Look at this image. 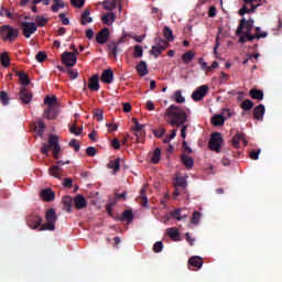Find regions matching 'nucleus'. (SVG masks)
Wrapping results in <instances>:
<instances>
[{"label": "nucleus", "instance_id": "nucleus-1", "mask_svg": "<svg viewBox=\"0 0 282 282\" xmlns=\"http://www.w3.org/2000/svg\"><path fill=\"white\" fill-rule=\"evenodd\" d=\"M188 115H191V108H183L177 105H171L166 108L164 119L171 127L181 128L188 121Z\"/></svg>", "mask_w": 282, "mask_h": 282}, {"label": "nucleus", "instance_id": "nucleus-2", "mask_svg": "<svg viewBox=\"0 0 282 282\" xmlns=\"http://www.w3.org/2000/svg\"><path fill=\"white\" fill-rule=\"evenodd\" d=\"M253 26V19L250 18L249 20H246L242 18L240 20L236 31L237 36H240L239 43H247V41L251 43V41H254V39H257V41H259V39H265V33L262 35H252Z\"/></svg>", "mask_w": 282, "mask_h": 282}, {"label": "nucleus", "instance_id": "nucleus-3", "mask_svg": "<svg viewBox=\"0 0 282 282\" xmlns=\"http://www.w3.org/2000/svg\"><path fill=\"white\" fill-rule=\"evenodd\" d=\"M53 150V158L55 160H59V153L62 151V148L58 142L57 135H50L48 137V144L44 143L41 148V153L45 156H48L50 150Z\"/></svg>", "mask_w": 282, "mask_h": 282}, {"label": "nucleus", "instance_id": "nucleus-4", "mask_svg": "<svg viewBox=\"0 0 282 282\" xmlns=\"http://www.w3.org/2000/svg\"><path fill=\"white\" fill-rule=\"evenodd\" d=\"M19 29L10 25V24H4L0 26V39L2 41L8 42V43H14L17 39L19 37Z\"/></svg>", "mask_w": 282, "mask_h": 282}, {"label": "nucleus", "instance_id": "nucleus-5", "mask_svg": "<svg viewBox=\"0 0 282 282\" xmlns=\"http://www.w3.org/2000/svg\"><path fill=\"white\" fill-rule=\"evenodd\" d=\"M45 220L42 226H40L39 231H54L55 230V224L57 221V215L56 210L54 208H48L45 212Z\"/></svg>", "mask_w": 282, "mask_h": 282}, {"label": "nucleus", "instance_id": "nucleus-6", "mask_svg": "<svg viewBox=\"0 0 282 282\" xmlns=\"http://www.w3.org/2000/svg\"><path fill=\"white\" fill-rule=\"evenodd\" d=\"M221 143H224V137L220 132L212 133V139L209 140V149L217 153L221 152Z\"/></svg>", "mask_w": 282, "mask_h": 282}, {"label": "nucleus", "instance_id": "nucleus-7", "mask_svg": "<svg viewBox=\"0 0 282 282\" xmlns=\"http://www.w3.org/2000/svg\"><path fill=\"white\" fill-rule=\"evenodd\" d=\"M56 164L57 165H52V166L48 167V174L51 176H53L54 178L62 180L63 174H62V169L59 166L70 164V161H65L64 162L62 160H58V161H56Z\"/></svg>", "mask_w": 282, "mask_h": 282}, {"label": "nucleus", "instance_id": "nucleus-8", "mask_svg": "<svg viewBox=\"0 0 282 282\" xmlns=\"http://www.w3.org/2000/svg\"><path fill=\"white\" fill-rule=\"evenodd\" d=\"M21 30L24 39H31V35L37 32V25L35 22H21Z\"/></svg>", "mask_w": 282, "mask_h": 282}, {"label": "nucleus", "instance_id": "nucleus-9", "mask_svg": "<svg viewBox=\"0 0 282 282\" xmlns=\"http://www.w3.org/2000/svg\"><path fill=\"white\" fill-rule=\"evenodd\" d=\"M18 99L21 105H30L33 99V94L31 93V90H28V87L20 86Z\"/></svg>", "mask_w": 282, "mask_h": 282}, {"label": "nucleus", "instance_id": "nucleus-10", "mask_svg": "<svg viewBox=\"0 0 282 282\" xmlns=\"http://www.w3.org/2000/svg\"><path fill=\"white\" fill-rule=\"evenodd\" d=\"M42 224H43V218L35 213H32L26 217V225L31 229H37L42 226Z\"/></svg>", "mask_w": 282, "mask_h": 282}, {"label": "nucleus", "instance_id": "nucleus-11", "mask_svg": "<svg viewBox=\"0 0 282 282\" xmlns=\"http://www.w3.org/2000/svg\"><path fill=\"white\" fill-rule=\"evenodd\" d=\"M209 87L208 85H202L196 88V90L192 94V99L195 102L202 101L206 95H208Z\"/></svg>", "mask_w": 282, "mask_h": 282}, {"label": "nucleus", "instance_id": "nucleus-12", "mask_svg": "<svg viewBox=\"0 0 282 282\" xmlns=\"http://www.w3.org/2000/svg\"><path fill=\"white\" fill-rule=\"evenodd\" d=\"M62 63L66 66V67H74L77 64V56L76 53H72V52H64L62 54Z\"/></svg>", "mask_w": 282, "mask_h": 282}, {"label": "nucleus", "instance_id": "nucleus-13", "mask_svg": "<svg viewBox=\"0 0 282 282\" xmlns=\"http://www.w3.org/2000/svg\"><path fill=\"white\" fill-rule=\"evenodd\" d=\"M116 221H127L128 225L133 223L134 215L132 209H124L121 216L113 217Z\"/></svg>", "mask_w": 282, "mask_h": 282}, {"label": "nucleus", "instance_id": "nucleus-14", "mask_svg": "<svg viewBox=\"0 0 282 282\" xmlns=\"http://www.w3.org/2000/svg\"><path fill=\"white\" fill-rule=\"evenodd\" d=\"M109 36H110V30L108 28H104L101 31H99L96 34V42L99 43V45H105Z\"/></svg>", "mask_w": 282, "mask_h": 282}, {"label": "nucleus", "instance_id": "nucleus-15", "mask_svg": "<svg viewBox=\"0 0 282 282\" xmlns=\"http://www.w3.org/2000/svg\"><path fill=\"white\" fill-rule=\"evenodd\" d=\"M58 116V111L56 107H46L43 111V118L46 120H56Z\"/></svg>", "mask_w": 282, "mask_h": 282}, {"label": "nucleus", "instance_id": "nucleus-16", "mask_svg": "<svg viewBox=\"0 0 282 282\" xmlns=\"http://www.w3.org/2000/svg\"><path fill=\"white\" fill-rule=\"evenodd\" d=\"M40 197L46 202L51 203L55 199V192L52 188H44L40 193Z\"/></svg>", "mask_w": 282, "mask_h": 282}, {"label": "nucleus", "instance_id": "nucleus-17", "mask_svg": "<svg viewBox=\"0 0 282 282\" xmlns=\"http://www.w3.org/2000/svg\"><path fill=\"white\" fill-rule=\"evenodd\" d=\"M74 205H75V208L78 209V210H82V209L86 208L87 207L86 197L82 194H77L74 197Z\"/></svg>", "mask_w": 282, "mask_h": 282}, {"label": "nucleus", "instance_id": "nucleus-18", "mask_svg": "<svg viewBox=\"0 0 282 282\" xmlns=\"http://www.w3.org/2000/svg\"><path fill=\"white\" fill-rule=\"evenodd\" d=\"M181 161L186 170H193L195 166V160L186 153L181 154Z\"/></svg>", "mask_w": 282, "mask_h": 282}, {"label": "nucleus", "instance_id": "nucleus-19", "mask_svg": "<svg viewBox=\"0 0 282 282\" xmlns=\"http://www.w3.org/2000/svg\"><path fill=\"white\" fill-rule=\"evenodd\" d=\"M115 74L112 69H105L101 74V82L107 85L113 83Z\"/></svg>", "mask_w": 282, "mask_h": 282}, {"label": "nucleus", "instance_id": "nucleus-20", "mask_svg": "<svg viewBox=\"0 0 282 282\" xmlns=\"http://www.w3.org/2000/svg\"><path fill=\"white\" fill-rule=\"evenodd\" d=\"M261 3L257 4H247L245 3L241 9H239L238 13L240 17H243L246 13H252L256 11L258 7H260Z\"/></svg>", "mask_w": 282, "mask_h": 282}, {"label": "nucleus", "instance_id": "nucleus-21", "mask_svg": "<svg viewBox=\"0 0 282 282\" xmlns=\"http://www.w3.org/2000/svg\"><path fill=\"white\" fill-rule=\"evenodd\" d=\"M265 113V107L260 104L253 109V119L257 121H263V116Z\"/></svg>", "mask_w": 282, "mask_h": 282}, {"label": "nucleus", "instance_id": "nucleus-22", "mask_svg": "<svg viewBox=\"0 0 282 282\" xmlns=\"http://www.w3.org/2000/svg\"><path fill=\"white\" fill-rule=\"evenodd\" d=\"M88 89L91 91H98L100 89L99 75H94L89 78Z\"/></svg>", "mask_w": 282, "mask_h": 282}, {"label": "nucleus", "instance_id": "nucleus-23", "mask_svg": "<svg viewBox=\"0 0 282 282\" xmlns=\"http://www.w3.org/2000/svg\"><path fill=\"white\" fill-rule=\"evenodd\" d=\"M147 191H148V185H142V187L140 189L139 203L143 207H148V205H149V197L147 195Z\"/></svg>", "mask_w": 282, "mask_h": 282}, {"label": "nucleus", "instance_id": "nucleus-24", "mask_svg": "<svg viewBox=\"0 0 282 282\" xmlns=\"http://www.w3.org/2000/svg\"><path fill=\"white\" fill-rule=\"evenodd\" d=\"M166 235L173 241H181V232L177 227H170L166 229Z\"/></svg>", "mask_w": 282, "mask_h": 282}, {"label": "nucleus", "instance_id": "nucleus-25", "mask_svg": "<svg viewBox=\"0 0 282 282\" xmlns=\"http://www.w3.org/2000/svg\"><path fill=\"white\" fill-rule=\"evenodd\" d=\"M240 141H242L245 145L248 144V141L245 139V134L241 133V132H237V133L235 134V137L232 138V140H231V145H232L235 149H238Z\"/></svg>", "mask_w": 282, "mask_h": 282}, {"label": "nucleus", "instance_id": "nucleus-26", "mask_svg": "<svg viewBox=\"0 0 282 282\" xmlns=\"http://www.w3.org/2000/svg\"><path fill=\"white\" fill-rule=\"evenodd\" d=\"M137 72L139 74L140 77H145L149 75V67L147 62L141 61L138 65H137Z\"/></svg>", "mask_w": 282, "mask_h": 282}, {"label": "nucleus", "instance_id": "nucleus-27", "mask_svg": "<svg viewBox=\"0 0 282 282\" xmlns=\"http://www.w3.org/2000/svg\"><path fill=\"white\" fill-rule=\"evenodd\" d=\"M120 163H121V159L117 158L115 160H110L109 163L107 164V167L109 170H112L113 174H117L118 172H120Z\"/></svg>", "mask_w": 282, "mask_h": 282}, {"label": "nucleus", "instance_id": "nucleus-28", "mask_svg": "<svg viewBox=\"0 0 282 282\" xmlns=\"http://www.w3.org/2000/svg\"><path fill=\"white\" fill-rule=\"evenodd\" d=\"M188 264L194 268L202 269L204 265V260L203 258H199V256H192V258L188 260Z\"/></svg>", "mask_w": 282, "mask_h": 282}, {"label": "nucleus", "instance_id": "nucleus-29", "mask_svg": "<svg viewBox=\"0 0 282 282\" xmlns=\"http://www.w3.org/2000/svg\"><path fill=\"white\" fill-rule=\"evenodd\" d=\"M17 77L21 82V87L28 88V86L30 85V78L28 74H25L24 72H17Z\"/></svg>", "mask_w": 282, "mask_h": 282}, {"label": "nucleus", "instance_id": "nucleus-30", "mask_svg": "<svg viewBox=\"0 0 282 282\" xmlns=\"http://www.w3.org/2000/svg\"><path fill=\"white\" fill-rule=\"evenodd\" d=\"M63 205H64V210L66 213H72V208H73V197L69 195H66L63 197L62 199Z\"/></svg>", "mask_w": 282, "mask_h": 282}, {"label": "nucleus", "instance_id": "nucleus-31", "mask_svg": "<svg viewBox=\"0 0 282 282\" xmlns=\"http://www.w3.org/2000/svg\"><path fill=\"white\" fill-rule=\"evenodd\" d=\"M93 18L90 17V10L85 9L80 17V23L86 25L87 23H93Z\"/></svg>", "mask_w": 282, "mask_h": 282}, {"label": "nucleus", "instance_id": "nucleus-32", "mask_svg": "<svg viewBox=\"0 0 282 282\" xmlns=\"http://www.w3.org/2000/svg\"><path fill=\"white\" fill-rule=\"evenodd\" d=\"M172 100L178 105H183L186 102V98L183 96L182 90L174 91V94L172 96Z\"/></svg>", "mask_w": 282, "mask_h": 282}, {"label": "nucleus", "instance_id": "nucleus-33", "mask_svg": "<svg viewBox=\"0 0 282 282\" xmlns=\"http://www.w3.org/2000/svg\"><path fill=\"white\" fill-rule=\"evenodd\" d=\"M44 105L46 106V108H56L57 97L56 96H46L44 98Z\"/></svg>", "mask_w": 282, "mask_h": 282}, {"label": "nucleus", "instance_id": "nucleus-34", "mask_svg": "<svg viewBox=\"0 0 282 282\" xmlns=\"http://www.w3.org/2000/svg\"><path fill=\"white\" fill-rule=\"evenodd\" d=\"M249 95H250L251 99H253V100H258V101L263 100V91L260 89L252 88L249 91Z\"/></svg>", "mask_w": 282, "mask_h": 282}, {"label": "nucleus", "instance_id": "nucleus-35", "mask_svg": "<svg viewBox=\"0 0 282 282\" xmlns=\"http://www.w3.org/2000/svg\"><path fill=\"white\" fill-rule=\"evenodd\" d=\"M101 21L105 25H112L116 21V14L113 12H109L101 18Z\"/></svg>", "mask_w": 282, "mask_h": 282}, {"label": "nucleus", "instance_id": "nucleus-36", "mask_svg": "<svg viewBox=\"0 0 282 282\" xmlns=\"http://www.w3.org/2000/svg\"><path fill=\"white\" fill-rule=\"evenodd\" d=\"M226 123V118H224L223 115H215L213 118H212V124L214 127H221Z\"/></svg>", "mask_w": 282, "mask_h": 282}, {"label": "nucleus", "instance_id": "nucleus-37", "mask_svg": "<svg viewBox=\"0 0 282 282\" xmlns=\"http://www.w3.org/2000/svg\"><path fill=\"white\" fill-rule=\"evenodd\" d=\"M194 58H195V53H193V51H187L182 55V61L186 65L191 64V62H193Z\"/></svg>", "mask_w": 282, "mask_h": 282}, {"label": "nucleus", "instance_id": "nucleus-38", "mask_svg": "<svg viewBox=\"0 0 282 282\" xmlns=\"http://www.w3.org/2000/svg\"><path fill=\"white\" fill-rule=\"evenodd\" d=\"M34 21H35L36 28H45V25H47L48 23V19L41 15H36L34 18Z\"/></svg>", "mask_w": 282, "mask_h": 282}, {"label": "nucleus", "instance_id": "nucleus-39", "mask_svg": "<svg viewBox=\"0 0 282 282\" xmlns=\"http://www.w3.org/2000/svg\"><path fill=\"white\" fill-rule=\"evenodd\" d=\"M163 35H164V39H165L166 41H169V42H172V41H174V39H175L172 29L169 28V26H164V29H163Z\"/></svg>", "mask_w": 282, "mask_h": 282}, {"label": "nucleus", "instance_id": "nucleus-40", "mask_svg": "<svg viewBox=\"0 0 282 282\" xmlns=\"http://www.w3.org/2000/svg\"><path fill=\"white\" fill-rule=\"evenodd\" d=\"M171 216L181 221V220H185L186 219V215H182V209L181 208H177V209H174L171 212Z\"/></svg>", "mask_w": 282, "mask_h": 282}, {"label": "nucleus", "instance_id": "nucleus-41", "mask_svg": "<svg viewBox=\"0 0 282 282\" xmlns=\"http://www.w3.org/2000/svg\"><path fill=\"white\" fill-rule=\"evenodd\" d=\"M161 155H162L161 149H160V148H156V149L154 150V152H153L152 158H151V162H152L153 164H159L160 161H161Z\"/></svg>", "mask_w": 282, "mask_h": 282}, {"label": "nucleus", "instance_id": "nucleus-42", "mask_svg": "<svg viewBox=\"0 0 282 282\" xmlns=\"http://www.w3.org/2000/svg\"><path fill=\"white\" fill-rule=\"evenodd\" d=\"M135 141L137 143H144L145 141V131L144 130H139V131H133Z\"/></svg>", "mask_w": 282, "mask_h": 282}, {"label": "nucleus", "instance_id": "nucleus-43", "mask_svg": "<svg viewBox=\"0 0 282 282\" xmlns=\"http://www.w3.org/2000/svg\"><path fill=\"white\" fill-rule=\"evenodd\" d=\"M240 108H241L243 111H250V110L253 108V101L250 100V99H245V100L241 102Z\"/></svg>", "mask_w": 282, "mask_h": 282}, {"label": "nucleus", "instance_id": "nucleus-44", "mask_svg": "<svg viewBox=\"0 0 282 282\" xmlns=\"http://www.w3.org/2000/svg\"><path fill=\"white\" fill-rule=\"evenodd\" d=\"M155 45H158L160 47V50H162L164 52V50H167L170 43L167 40L156 39Z\"/></svg>", "mask_w": 282, "mask_h": 282}, {"label": "nucleus", "instance_id": "nucleus-45", "mask_svg": "<svg viewBox=\"0 0 282 282\" xmlns=\"http://www.w3.org/2000/svg\"><path fill=\"white\" fill-rule=\"evenodd\" d=\"M53 2L54 3L51 8L53 12H58L59 8H65V2L63 0H53Z\"/></svg>", "mask_w": 282, "mask_h": 282}, {"label": "nucleus", "instance_id": "nucleus-46", "mask_svg": "<svg viewBox=\"0 0 282 282\" xmlns=\"http://www.w3.org/2000/svg\"><path fill=\"white\" fill-rule=\"evenodd\" d=\"M35 130L40 137H42L45 132V123L43 120H39L35 126Z\"/></svg>", "mask_w": 282, "mask_h": 282}, {"label": "nucleus", "instance_id": "nucleus-47", "mask_svg": "<svg viewBox=\"0 0 282 282\" xmlns=\"http://www.w3.org/2000/svg\"><path fill=\"white\" fill-rule=\"evenodd\" d=\"M202 219V213L198 210H195L191 218L192 225H199V220Z\"/></svg>", "mask_w": 282, "mask_h": 282}, {"label": "nucleus", "instance_id": "nucleus-48", "mask_svg": "<svg viewBox=\"0 0 282 282\" xmlns=\"http://www.w3.org/2000/svg\"><path fill=\"white\" fill-rule=\"evenodd\" d=\"M164 51H162L161 47H159L158 44L153 45L152 46V50L150 51V54L152 56H154V58H159V56H161V54L163 53Z\"/></svg>", "mask_w": 282, "mask_h": 282}, {"label": "nucleus", "instance_id": "nucleus-49", "mask_svg": "<svg viewBox=\"0 0 282 282\" xmlns=\"http://www.w3.org/2000/svg\"><path fill=\"white\" fill-rule=\"evenodd\" d=\"M174 187H181L183 189H185L186 187V178L185 177H176L175 182H174Z\"/></svg>", "mask_w": 282, "mask_h": 282}, {"label": "nucleus", "instance_id": "nucleus-50", "mask_svg": "<svg viewBox=\"0 0 282 282\" xmlns=\"http://www.w3.org/2000/svg\"><path fill=\"white\" fill-rule=\"evenodd\" d=\"M69 132L76 137L82 135L83 128H78L76 123L69 126Z\"/></svg>", "mask_w": 282, "mask_h": 282}, {"label": "nucleus", "instance_id": "nucleus-51", "mask_svg": "<svg viewBox=\"0 0 282 282\" xmlns=\"http://www.w3.org/2000/svg\"><path fill=\"white\" fill-rule=\"evenodd\" d=\"M0 102H2V106H8L10 102L9 95L4 90L0 91Z\"/></svg>", "mask_w": 282, "mask_h": 282}, {"label": "nucleus", "instance_id": "nucleus-52", "mask_svg": "<svg viewBox=\"0 0 282 282\" xmlns=\"http://www.w3.org/2000/svg\"><path fill=\"white\" fill-rule=\"evenodd\" d=\"M0 62H2V67L4 68L10 66V57L8 53H2V55H0Z\"/></svg>", "mask_w": 282, "mask_h": 282}, {"label": "nucleus", "instance_id": "nucleus-53", "mask_svg": "<svg viewBox=\"0 0 282 282\" xmlns=\"http://www.w3.org/2000/svg\"><path fill=\"white\" fill-rule=\"evenodd\" d=\"M132 121L134 123V127L132 128L133 132H135V131H143L144 130L145 126L140 123L137 118H132Z\"/></svg>", "mask_w": 282, "mask_h": 282}, {"label": "nucleus", "instance_id": "nucleus-54", "mask_svg": "<svg viewBox=\"0 0 282 282\" xmlns=\"http://www.w3.org/2000/svg\"><path fill=\"white\" fill-rule=\"evenodd\" d=\"M46 58H47L46 53H45V52H42V51H40V52L36 53V55H35V61H36L37 63H40V64L44 63V62L46 61Z\"/></svg>", "mask_w": 282, "mask_h": 282}, {"label": "nucleus", "instance_id": "nucleus-55", "mask_svg": "<svg viewBox=\"0 0 282 282\" xmlns=\"http://www.w3.org/2000/svg\"><path fill=\"white\" fill-rule=\"evenodd\" d=\"M142 56H143V47L141 45H135L133 57L134 58H142Z\"/></svg>", "mask_w": 282, "mask_h": 282}, {"label": "nucleus", "instance_id": "nucleus-56", "mask_svg": "<svg viewBox=\"0 0 282 282\" xmlns=\"http://www.w3.org/2000/svg\"><path fill=\"white\" fill-rule=\"evenodd\" d=\"M68 147L74 149L75 152H79L80 151V144L76 139H72L68 143Z\"/></svg>", "mask_w": 282, "mask_h": 282}, {"label": "nucleus", "instance_id": "nucleus-57", "mask_svg": "<svg viewBox=\"0 0 282 282\" xmlns=\"http://www.w3.org/2000/svg\"><path fill=\"white\" fill-rule=\"evenodd\" d=\"M117 7V2L115 0L110 1V0H106L104 1V8L106 10H113Z\"/></svg>", "mask_w": 282, "mask_h": 282}, {"label": "nucleus", "instance_id": "nucleus-58", "mask_svg": "<svg viewBox=\"0 0 282 282\" xmlns=\"http://www.w3.org/2000/svg\"><path fill=\"white\" fill-rule=\"evenodd\" d=\"M110 56H113V58H117L118 56V46L116 44L108 46Z\"/></svg>", "mask_w": 282, "mask_h": 282}, {"label": "nucleus", "instance_id": "nucleus-59", "mask_svg": "<svg viewBox=\"0 0 282 282\" xmlns=\"http://www.w3.org/2000/svg\"><path fill=\"white\" fill-rule=\"evenodd\" d=\"M165 133H166V130L164 128H159V129L153 130L154 137L160 138V139L163 138Z\"/></svg>", "mask_w": 282, "mask_h": 282}, {"label": "nucleus", "instance_id": "nucleus-60", "mask_svg": "<svg viewBox=\"0 0 282 282\" xmlns=\"http://www.w3.org/2000/svg\"><path fill=\"white\" fill-rule=\"evenodd\" d=\"M163 249H164V245H163V242H155L154 245H153V251L155 252V253H160V252H162L163 251Z\"/></svg>", "mask_w": 282, "mask_h": 282}, {"label": "nucleus", "instance_id": "nucleus-61", "mask_svg": "<svg viewBox=\"0 0 282 282\" xmlns=\"http://www.w3.org/2000/svg\"><path fill=\"white\" fill-rule=\"evenodd\" d=\"M70 4L77 9H80L85 6V0H70Z\"/></svg>", "mask_w": 282, "mask_h": 282}, {"label": "nucleus", "instance_id": "nucleus-62", "mask_svg": "<svg viewBox=\"0 0 282 282\" xmlns=\"http://www.w3.org/2000/svg\"><path fill=\"white\" fill-rule=\"evenodd\" d=\"M0 17H7V19H13L12 13L6 8L0 9Z\"/></svg>", "mask_w": 282, "mask_h": 282}, {"label": "nucleus", "instance_id": "nucleus-63", "mask_svg": "<svg viewBox=\"0 0 282 282\" xmlns=\"http://www.w3.org/2000/svg\"><path fill=\"white\" fill-rule=\"evenodd\" d=\"M86 154L90 158H94L97 155V149L95 147H88L86 149Z\"/></svg>", "mask_w": 282, "mask_h": 282}, {"label": "nucleus", "instance_id": "nucleus-64", "mask_svg": "<svg viewBox=\"0 0 282 282\" xmlns=\"http://www.w3.org/2000/svg\"><path fill=\"white\" fill-rule=\"evenodd\" d=\"M260 152H261L260 149H259V150H252V151L250 152V154H249L250 159H251L252 161L259 160V154H260Z\"/></svg>", "mask_w": 282, "mask_h": 282}]
</instances>
